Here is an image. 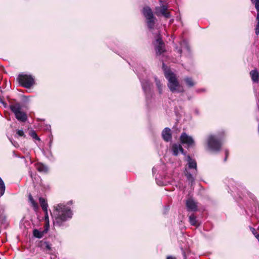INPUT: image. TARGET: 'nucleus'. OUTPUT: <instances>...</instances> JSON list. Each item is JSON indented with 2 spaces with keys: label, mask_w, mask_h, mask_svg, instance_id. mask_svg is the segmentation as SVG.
Instances as JSON below:
<instances>
[{
  "label": "nucleus",
  "mask_w": 259,
  "mask_h": 259,
  "mask_svg": "<svg viewBox=\"0 0 259 259\" xmlns=\"http://www.w3.org/2000/svg\"><path fill=\"white\" fill-rule=\"evenodd\" d=\"M72 213L70 208L63 204H58L52 213L54 225L61 226L63 223L72 218Z\"/></svg>",
  "instance_id": "obj_1"
},
{
  "label": "nucleus",
  "mask_w": 259,
  "mask_h": 259,
  "mask_svg": "<svg viewBox=\"0 0 259 259\" xmlns=\"http://www.w3.org/2000/svg\"><path fill=\"white\" fill-rule=\"evenodd\" d=\"M162 64L164 75L168 81L167 85L170 91L172 93L184 92V89L180 84L175 74L172 72L169 69H167L163 63Z\"/></svg>",
  "instance_id": "obj_2"
},
{
  "label": "nucleus",
  "mask_w": 259,
  "mask_h": 259,
  "mask_svg": "<svg viewBox=\"0 0 259 259\" xmlns=\"http://www.w3.org/2000/svg\"><path fill=\"white\" fill-rule=\"evenodd\" d=\"M10 108L18 120L24 122L27 120V115L21 111V106L19 103L11 105Z\"/></svg>",
  "instance_id": "obj_3"
},
{
  "label": "nucleus",
  "mask_w": 259,
  "mask_h": 259,
  "mask_svg": "<svg viewBox=\"0 0 259 259\" xmlns=\"http://www.w3.org/2000/svg\"><path fill=\"white\" fill-rule=\"evenodd\" d=\"M207 146L210 150L218 152L221 149V143L215 136H210L207 139Z\"/></svg>",
  "instance_id": "obj_4"
},
{
  "label": "nucleus",
  "mask_w": 259,
  "mask_h": 259,
  "mask_svg": "<svg viewBox=\"0 0 259 259\" xmlns=\"http://www.w3.org/2000/svg\"><path fill=\"white\" fill-rule=\"evenodd\" d=\"M17 79L22 86L26 88H30L34 82V78L30 75L20 74Z\"/></svg>",
  "instance_id": "obj_5"
},
{
  "label": "nucleus",
  "mask_w": 259,
  "mask_h": 259,
  "mask_svg": "<svg viewBox=\"0 0 259 259\" xmlns=\"http://www.w3.org/2000/svg\"><path fill=\"white\" fill-rule=\"evenodd\" d=\"M143 13L147 20L148 28L152 29L155 23V18L151 10L148 7H145L143 9Z\"/></svg>",
  "instance_id": "obj_6"
},
{
  "label": "nucleus",
  "mask_w": 259,
  "mask_h": 259,
  "mask_svg": "<svg viewBox=\"0 0 259 259\" xmlns=\"http://www.w3.org/2000/svg\"><path fill=\"white\" fill-rule=\"evenodd\" d=\"M155 40L154 42L155 49L157 55H160L165 51V45L159 35V31H157L156 34L155 36Z\"/></svg>",
  "instance_id": "obj_7"
},
{
  "label": "nucleus",
  "mask_w": 259,
  "mask_h": 259,
  "mask_svg": "<svg viewBox=\"0 0 259 259\" xmlns=\"http://www.w3.org/2000/svg\"><path fill=\"white\" fill-rule=\"evenodd\" d=\"M180 141L182 144H186L188 148L192 147L195 145V142L193 138L183 133L180 137Z\"/></svg>",
  "instance_id": "obj_8"
},
{
  "label": "nucleus",
  "mask_w": 259,
  "mask_h": 259,
  "mask_svg": "<svg viewBox=\"0 0 259 259\" xmlns=\"http://www.w3.org/2000/svg\"><path fill=\"white\" fill-rule=\"evenodd\" d=\"M168 6L163 4H161L160 7H157L155 8V14L159 16L160 15L163 16L166 18L170 17V13L167 12Z\"/></svg>",
  "instance_id": "obj_9"
},
{
  "label": "nucleus",
  "mask_w": 259,
  "mask_h": 259,
  "mask_svg": "<svg viewBox=\"0 0 259 259\" xmlns=\"http://www.w3.org/2000/svg\"><path fill=\"white\" fill-rule=\"evenodd\" d=\"M186 207L188 211H195L197 210L196 202L191 198L187 200Z\"/></svg>",
  "instance_id": "obj_10"
},
{
  "label": "nucleus",
  "mask_w": 259,
  "mask_h": 259,
  "mask_svg": "<svg viewBox=\"0 0 259 259\" xmlns=\"http://www.w3.org/2000/svg\"><path fill=\"white\" fill-rule=\"evenodd\" d=\"M188 167L189 169H192V173L195 174L197 172V164L195 160L192 159L190 156L187 157Z\"/></svg>",
  "instance_id": "obj_11"
},
{
  "label": "nucleus",
  "mask_w": 259,
  "mask_h": 259,
  "mask_svg": "<svg viewBox=\"0 0 259 259\" xmlns=\"http://www.w3.org/2000/svg\"><path fill=\"white\" fill-rule=\"evenodd\" d=\"M162 136L163 140L166 142L169 141L171 139V135L170 129L166 127L162 132Z\"/></svg>",
  "instance_id": "obj_12"
},
{
  "label": "nucleus",
  "mask_w": 259,
  "mask_h": 259,
  "mask_svg": "<svg viewBox=\"0 0 259 259\" xmlns=\"http://www.w3.org/2000/svg\"><path fill=\"white\" fill-rule=\"evenodd\" d=\"M171 149L173 154L175 156L178 155L180 152H181L183 154L184 153V149L180 144H173L171 147Z\"/></svg>",
  "instance_id": "obj_13"
},
{
  "label": "nucleus",
  "mask_w": 259,
  "mask_h": 259,
  "mask_svg": "<svg viewBox=\"0 0 259 259\" xmlns=\"http://www.w3.org/2000/svg\"><path fill=\"white\" fill-rule=\"evenodd\" d=\"M35 167L36 169L40 172L46 174L47 173L49 170L48 166L41 163H36L35 164Z\"/></svg>",
  "instance_id": "obj_14"
},
{
  "label": "nucleus",
  "mask_w": 259,
  "mask_h": 259,
  "mask_svg": "<svg viewBox=\"0 0 259 259\" xmlns=\"http://www.w3.org/2000/svg\"><path fill=\"white\" fill-rule=\"evenodd\" d=\"M251 79L254 82H257L259 78V74L256 70H253L250 72Z\"/></svg>",
  "instance_id": "obj_15"
},
{
  "label": "nucleus",
  "mask_w": 259,
  "mask_h": 259,
  "mask_svg": "<svg viewBox=\"0 0 259 259\" xmlns=\"http://www.w3.org/2000/svg\"><path fill=\"white\" fill-rule=\"evenodd\" d=\"M142 85L145 92H148L150 89V83L148 80L142 81Z\"/></svg>",
  "instance_id": "obj_16"
},
{
  "label": "nucleus",
  "mask_w": 259,
  "mask_h": 259,
  "mask_svg": "<svg viewBox=\"0 0 259 259\" xmlns=\"http://www.w3.org/2000/svg\"><path fill=\"white\" fill-rule=\"evenodd\" d=\"M185 175L187 177V179L191 183V185L194 181V179L192 176V175L188 171L187 167L185 168Z\"/></svg>",
  "instance_id": "obj_17"
},
{
  "label": "nucleus",
  "mask_w": 259,
  "mask_h": 259,
  "mask_svg": "<svg viewBox=\"0 0 259 259\" xmlns=\"http://www.w3.org/2000/svg\"><path fill=\"white\" fill-rule=\"evenodd\" d=\"M189 222L190 224L195 226H198V223L196 220V217L194 214H191L189 216Z\"/></svg>",
  "instance_id": "obj_18"
},
{
  "label": "nucleus",
  "mask_w": 259,
  "mask_h": 259,
  "mask_svg": "<svg viewBox=\"0 0 259 259\" xmlns=\"http://www.w3.org/2000/svg\"><path fill=\"white\" fill-rule=\"evenodd\" d=\"M39 203L44 211L47 210L48 204L45 199L43 198H39Z\"/></svg>",
  "instance_id": "obj_19"
},
{
  "label": "nucleus",
  "mask_w": 259,
  "mask_h": 259,
  "mask_svg": "<svg viewBox=\"0 0 259 259\" xmlns=\"http://www.w3.org/2000/svg\"><path fill=\"white\" fill-rule=\"evenodd\" d=\"M184 80H185L186 84L189 87H192L195 85V82L193 80V79L191 78L186 77L184 79Z\"/></svg>",
  "instance_id": "obj_20"
},
{
  "label": "nucleus",
  "mask_w": 259,
  "mask_h": 259,
  "mask_svg": "<svg viewBox=\"0 0 259 259\" xmlns=\"http://www.w3.org/2000/svg\"><path fill=\"white\" fill-rule=\"evenodd\" d=\"M155 81L156 83V85L158 88L159 93L160 94L162 93V84L161 83V82L159 80H158L156 77L155 78Z\"/></svg>",
  "instance_id": "obj_21"
},
{
  "label": "nucleus",
  "mask_w": 259,
  "mask_h": 259,
  "mask_svg": "<svg viewBox=\"0 0 259 259\" xmlns=\"http://www.w3.org/2000/svg\"><path fill=\"white\" fill-rule=\"evenodd\" d=\"M5 191V184L2 180V179L0 178V196H2L4 195Z\"/></svg>",
  "instance_id": "obj_22"
},
{
  "label": "nucleus",
  "mask_w": 259,
  "mask_h": 259,
  "mask_svg": "<svg viewBox=\"0 0 259 259\" xmlns=\"http://www.w3.org/2000/svg\"><path fill=\"white\" fill-rule=\"evenodd\" d=\"M33 235L37 238H41L43 236V232L38 231L37 229L33 230Z\"/></svg>",
  "instance_id": "obj_23"
},
{
  "label": "nucleus",
  "mask_w": 259,
  "mask_h": 259,
  "mask_svg": "<svg viewBox=\"0 0 259 259\" xmlns=\"http://www.w3.org/2000/svg\"><path fill=\"white\" fill-rule=\"evenodd\" d=\"M29 200L31 202L32 206L34 207L35 209H36L38 207L37 204L33 200L32 196L31 195H29Z\"/></svg>",
  "instance_id": "obj_24"
},
{
  "label": "nucleus",
  "mask_w": 259,
  "mask_h": 259,
  "mask_svg": "<svg viewBox=\"0 0 259 259\" xmlns=\"http://www.w3.org/2000/svg\"><path fill=\"white\" fill-rule=\"evenodd\" d=\"M44 211L45 212V220L46 223V226L47 228L46 229V230L47 231L48 230V228L49 226V215L48 213V210H45Z\"/></svg>",
  "instance_id": "obj_25"
},
{
  "label": "nucleus",
  "mask_w": 259,
  "mask_h": 259,
  "mask_svg": "<svg viewBox=\"0 0 259 259\" xmlns=\"http://www.w3.org/2000/svg\"><path fill=\"white\" fill-rule=\"evenodd\" d=\"M256 20L257 22L255 27V34L258 35L259 34V11L257 12Z\"/></svg>",
  "instance_id": "obj_26"
},
{
  "label": "nucleus",
  "mask_w": 259,
  "mask_h": 259,
  "mask_svg": "<svg viewBox=\"0 0 259 259\" xmlns=\"http://www.w3.org/2000/svg\"><path fill=\"white\" fill-rule=\"evenodd\" d=\"M30 136L33 138L37 140H40V139L37 136L36 133L34 131H31L30 132Z\"/></svg>",
  "instance_id": "obj_27"
},
{
  "label": "nucleus",
  "mask_w": 259,
  "mask_h": 259,
  "mask_svg": "<svg viewBox=\"0 0 259 259\" xmlns=\"http://www.w3.org/2000/svg\"><path fill=\"white\" fill-rule=\"evenodd\" d=\"M181 47L184 49L187 50V51H189V47L185 41H183L181 44Z\"/></svg>",
  "instance_id": "obj_28"
},
{
  "label": "nucleus",
  "mask_w": 259,
  "mask_h": 259,
  "mask_svg": "<svg viewBox=\"0 0 259 259\" xmlns=\"http://www.w3.org/2000/svg\"><path fill=\"white\" fill-rule=\"evenodd\" d=\"M252 3L255 4V7L257 12L259 11V0H251Z\"/></svg>",
  "instance_id": "obj_29"
},
{
  "label": "nucleus",
  "mask_w": 259,
  "mask_h": 259,
  "mask_svg": "<svg viewBox=\"0 0 259 259\" xmlns=\"http://www.w3.org/2000/svg\"><path fill=\"white\" fill-rule=\"evenodd\" d=\"M44 245H45V248H46L47 250H51V245H50L49 243H48V242H45L44 243Z\"/></svg>",
  "instance_id": "obj_30"
},
{
  "label": "nucleus",
  "mask_w": 259,
  "mask_h": 259,
  "mask_svg": "<svg viewBox=\"0 0 259 259\" xmlns=\"http://www.w3.org/2000/svg\"><path fill=\"white\" fill-rule=\"evenodd\" d=\"M17 134L20 137L25 136L23 131L21 130H18L17 132Z\"/></svg>",
  "instance_id": "obj_31"
},
{
  "label": "nucleus",
  "mask_w": 259,
  "mask_h": 259,
  "mask_svg": "<svg viewBox=\"0 0 259 259\" xmlns=\"http://www.w3.org/2000/svg\"><path fill=\"white\" fill-rule=\"evenodd\" d=\"M250 231L252 232V234L255 237V235L257 234L255 229L252 227H250Z\"/></svg>",
  "instance_id": "obj_32"
},
{
  "label": "nucleus",
  "mask_w": 259,
  "mask_h": 259,
  "mask_svg": "<svg viewBox=\"0 0 259 259\" xmlns=\"http://www.w3.org/2000/svg\"><path fill=\"white\" fill-rule=\"evenodd\" d=\"M225 154H226V157H225V159H224V161H226V160H227V156H228V151H227V150L226 151V152H225Z\"/></svg>",
  "instance_id": "obj_33"
},
{
  "label": "nucleus",
  "mask_w": 259,
  "mask_h": 259,
  "mask_svg": "<svg viewBox=\"0 0 259 259\" xmlns=\"http://www.w3.org/2000/svg\"><path fill=\"white\" fill-rule=\"evenodd\" d=\"M0 102L3 104L5 107H6V103H5L1 99H0Z\"/></svg>",
  "instance_id": "obj_34"
},
{
  "label": "nucleus",
  "mask_w": 259,
  "mask_h": 259,
  "mask_svg": "<svg viewBox=\"0 0 259 259\" xmlns=\"http://www.w3.org/2000/svg\"><path fill=\"white\" fill-rule=\"evenodd\" d=\"M176 50H177L178 53L180 55H181L182 53V50L181 49H178L177 48H176Z\"/></svg>",
  "instance_id": "obj_35"
},
{
  "label": "nucleus",
  "mask_w": 259,
  "mask_h": 259,
  "mask_svg": "<svg viewBox=\"0 0 259 259\" xmlns=\"http://www.w3.org/2000/svg\"><path fill=\"white\" fill-rule=\"evenodd\" d=\"M167 259H175V258L172 256H169L167 257Z\"/></svg>",
  "instance_id": "obj_36"
},
{
  "label": "nucleus",
  "mask_w": 259,
  "mask_h": 259,
  "mask_svg": "<svg viewBox=\"0 0 259 259\" xmlns=\"http://www.w3.org/2000/svg\"><path fill=\"white\" fill-rule=\"evenodd\" d=\"M255 238L258 240L259 241V234L255 235Z\"/></svg>",
  "instance_id": "obj_37"
},
{
  "label": "nucleus",
  "mask_w": 259,
  "mask_h": 259,
  "mask_svg": "<svg viewBox=\"0 0 259 259\" xmlns=\"http://www.w3.org/2000/svg\"><path fill=\"white\" fill-rule=\"evenodd\" d=\"M257 229L259 230V226L258 227Z\"/></svg>",
  "instance_id": "obj_38"
}]
</instances>
